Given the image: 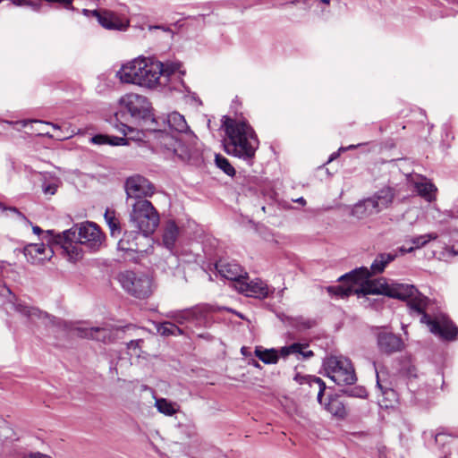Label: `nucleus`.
<instances>
[{
    "mask_svg": "<svg viewBox=\"0 0 458 458\" xmlns=\"http://www.w3.org/2000/svg\"><path fill=\"white\" fill-rule=\"evenodd\" d=\"M388 296L408 301L411 309L421 314L420 322L426 324L432 334L445 340H454L456 337L458 328L445 314L439 313L434 317L428 314V301L413 285L391 284Z\"/></svg>",
    "mask_w": 458,
    "mask_h": 458,
    "instance_id": "1",
    "label": "nucleus"
},
{
    "mask_svg": "<svg viewBox=\"0 0 458 458\" xmlns=\"http://www.w3.org/2000/svg\"><path fill=\"white\" fill-rule=\"evenodd\" d=\"M8 304L14 311L28 318L33 322L42 320L47 325L49 324L56 327H64L73 331L77 336L81 338L96 340L104 344H110L114 342L116 339H119L120 334L123 332L122 327L109 326L86 327L81 325H76L70 327L66 322L61 321L55 317L50 316L37 308L30 307L22 301L10 300Z\"/></svg>",
    "mask_w": 458,
    "mask_h": 458,
    "instance_id": "2",
    "label": "nucleus"
},
{
    "mask_svg": "<svg viewBox=\"0 0 458 458\" xmlns=\"http://www.w3.org/2000/svg\"><path fill=\"white\" fill-rule=\"evenodd\" d=\"M222 127L225 137L223 140L225 151L232 156L251 159L259 148L258 137L252 127L243 120L225 116Z\"/></svg>",
    "mask_w": 458,
    "mask_h": 458,
    "instance_id": "3",
    "label": "nucleus"
},
{
    "mask_svg": "<svg viewBox=\"0 0 458 458\" xmlns=\"http://www.w3.org/2000/svg\"><path fill=\"white\" fill-rule=\"evenodd\" d=\"M373 274L368 267H361L345 274L340 277L344 284L341 285L329 286L327 292L330 294L341 298L351 295L383 294L388 296L390 285L385 277L370 280Z\"/></svg>",
    "mask_w": 458,
    "mask_h": 458,
    "instance_id": "4",
    "label": "nucleus"
},
{
    "mask_svg": "<svg viewBox=\"0 0 458 458\" xmlns=\"http://www.w3.org/2000/svg\"><path fill=\"white\" fill-rule=\"evenodd\" d=\"M161 62L151 57H138L125 64L116 75L122 82L155 89L164 84L160 81Z\"/></svg>",
    "mask_w": 458,
    "mask_h": 458,
    "instance_id": "5",
    "label": "nucleus"
},
{
    "mask_svg": "<svg viewBox=\"0 0 458 458\" xmlns=\"http://www.w3.org/2000/svg\"><path fill=\"white\" fill-rule=\"evenodd\" d=\"M167 123L171 129L181 133L179 137L164 134L162 142L165 147L171 149L182 159L191 157L193 149L196 147V137L189 131L188 124L181 114L173 112L168 114Z\"/></svg>",
    "mask_w": 458,
    "mask_h": 458,
    "instance_id": "6",
    "label": "nucleus"
},
{
    "mask_svg": "<svg viewBox=\"0 0 458 458\" xmlns=\"http://www.w3.org/2000/svg\"><path fill=\"white\" fill-rule=\"evenodd\" d=\"M157 210L148 199H137L131 204L130 212L131 226L151 237L159 225Z\"/></svg>",
    "mask_w": 458,
    "mask_h": 458,
    "instance_id": "7",
    "label": "nucleus"
},
{
    "mask_svg": "<svg viewBox=\"0 0 458 458\" xmlns=\"http://www.w3.org/2000/svg\"><path fill=\"white\" fill-rule=\"evenodd\" d=\"M123 289L138 299L148 298L154 289L153 279L143 272L126 270L117 276Z\"/></svg>",
    "mask_w": 458,
    "mask_h": 458,
    "instance_id": "8",
    "label": "nucleus"
},
{
    "mask_svg": "<svg viewBox=\"0 0 458 458\" xmlns=\"http://www.w3.org/2000/svg\"><path fill=\"white\" fill-rule=\"evenodd\" d=\"M65 237L76 239L81 245L90 250H98L104 243L105 235L99 226L89 221L76 225L65 231Z\"/></svg>",
    "mask_w": 458,
    "mask_h": 458,
    "instance_id": "9",
    "label": "nucleus"
},
{
    "mask_svg": "<svg viewBox=\"0 0 458 458\" xmlns=\"http://www.w3.org/2000/svg\"><path fill=\"white\" fill-rule=\"evenodd\" d=\"M324 367L327 377L339 386L352 385L356 381L352 362L345 357L331 356L325 360Z\"/></svg>",
    "mask_w": 458,
    "mask_h": 458,
    "instance_id": "10",
    "label": "nucleus"
},
{
    "mask_svg": "<svg viewBox=\"0 0 458 458\" xmlns=\"http://www.w3.org/2000/svg\"><path fill=\"white\" fill-rule=\"evenodd\" d=\"M308 345L302 344H293L288 346L282 347L279 351L276 349H264L262 346H256L255 355L266 364H276L278 361L279 355L287 357L295 355L298 359H309L313 356V352L307 350Z\"/></svg>",
    "mask_w": 458,
    "mask_h": 458,
    "instance_id": "11",
    "label": "nucleus"
},
{
    "mask_svg": "<svg viewBox=\"0 0 458 458\" xmlns=\"http://www.w3.org/2000/svg\"><path fill=\"white\" fill-rule=\"evenodd\" d=\"M153 239L133 228L126 230L118 242V250L122 251L148 252L152 248Z\"/></svg>",
    "mask_w": 458,
    "mask_h": 458,
    "instance_id": "12",
    "label": "nucleus"
},
{
    "mask_svg": "<svg viewBox=\"0 0 458 458\" xmlns=\"http://www.w3.org/2000/svg\"><path fill=\"white\" fill-rule=\"evenodd\" d=\"M119 103L136 120L150 116L151 105L145 96L128 93L120 98Z\"/></svg>",
    "mask_w": 458,
    "mask_h": 458,
    "instance_id": "13",
    "label": "nucleus"
},
{
    "mask_svg": "<svg viewBox=\"0 0 458 458\" xmlns=\"http://www.w3.org/2000/svg\"><path fill=\"white\" fill-rule=\"evenodd\" d=\"M125 192L128 199H146L155 192L154 185L140 174L130 176L125 181Z\"/></svg>",
    "mask_w": 458,
    "mask_h": 458,
    "instance_id": "14",
    "label": "nucleus"
},
{
    "mask_svg": "<svg viewBox=\"0 0 458 458\" xmlns=\"http://www.w3.org/2000/svg\"><path fill=\"white\" fill-rule=\"evenodd\" d=\"M23 254L28 262L40 265L53 257L54 250L44 243H30L23 248Z\"/></svg>",
    "mask_w": 458,
    "mask_h": 458,
    "instance_id": "15",
    "label": "nucleus"
},
{
    "mask_svg": "<svg viewBox=\"0 0 458 458\" xmlns=\"http://www.w3.org/2000/svg\"><path fill=\"white\" fill-rule=\"evenodd\" d=\"M236 289L249 297L266 298L269 295L270 290L266 283L260 279L247 281V276L239 281Z\"/></svg>",
    "mask_w": 458,
    "mask_h": 458,
    "instance_id": "16",
    "label": "nucleus"
},
{
    "mask_svg": "<svg viewBox=\"0 0 458 458\" xmlns=\"http://www.w3.org/2000/svg\"><path fill=\"white\" fill-rule=\"evenodd\" d=\"M93 17L97 18L99 24L106 30H124L129 26V21L111 11L93 12Z\"/></svg>",
    "mask_w": 458,
    "mask_h": 458,
    "instance_id": "17",
    "label": "nucleus"
},
{
    "mask_svg": "<svg viewBox=\"0 0 458 458\" xmlns=\"http://www.w3.org/2000/svg\"><path fill=\"white\" fill-rule=\"evenodd\" d=\"M377 346L381 352L391 354L403 349V343L396 335L382 331L377 335Z\"/></svg>",
    "mask_w": 458,
    "mask_h": 458,
    "instance_id": "18",
    "label": "nucleus"
},
{
    "mask_svg": "<svg viewBox=\"0 0 458 458\" xmlns=\"http://www.w3.org/2000/svg\"><path fill=\"white\" fill-rule=\"evenodd\" d=\"M216 268L219 275L224 278L234 281V286L238 285L239 281H242L247 273L243 271L242 267L234 262H226L220 260L216 264Z\"/></svg>",
    "mask_w": 458,
    "mask_h": 458,
    "instance_id": "19",
    "label": "nucleus"
},
{
    "mask_svg": "<svg viewBox=\"0 0 458 458\" xmlns=\"http://www.w3.org/2000/svg\"><path fill=\"white\" fill-rule=\"evenodd\" d=\"M65 231L55 235V242L60 245L72 260H77L82 257L81 244L76 239L65 237Z\"/></svg>",
    "mask_w": 458,
    "mask_h": 458,
    "instance_id": "20",
    "label": "nucleus"
},
{
    "mask_svg": "<svg viewBox=\"0 0 458 458\" xmlns=\"http://www.w3.org/2000/svg\"><path fill=\"white\" fill-rule=\"evenodd\" d=\"M369 198L373 201L376 209L379 213L391 206L394 199V191L393 188L386 186Z\"/></svg>",
    "mask_w": 458,
    "mask_h": 458,
    "instance_id": "21",
    "label": "nucleus"
},
{
    "mask_svg": "<svg viewBox=\"0 0 458 458\" xmlns=\"http://www.w3.org/2000/svg\"><path fill=\"white\" fill-rule=\"evenodd\" d=\"M180 235V228L174 220L165 223L163 228L162 243L168 249L173 250Z\"/></svg>",
    "mask_w": 458,
    "mask_h": 458,
    "instance_id": "22",
    "label": "nucleus"
},
{
    "mask_svg": "<svg viewBox=\"0 0 458 458\" xmlns=\"http://www.w3.org/2000/svg\"><path fill=\"white\" fill-rule=\"evenodd\" d=\"M375 214H378V212L369 198L359 201L352 208V216L358 219H363Z\"/></svg>",
    "mask_w": 458,
    "mask_h": 458,
    "instance_id": "23",
    "label": "nucleus"
},
{
    "mask_svg": "<svg viewBox=\"0 0 458 458\" xmlns=\"http://www.w3.org/2000/svg\"><path fill=\"white\" fill-rule=\"evenodd\" d=\"M397 257L396 253H379L373 260L370 268L369 269L373 275L382 273L389 263L394 261Z\"/></svg>",
    "mask_w": 458,
    "mask_h": 458,
    "instance_id": "24",
    "label": "nucleus"
},
{
    "mask_svg": "<svg viewBox=\"0 0 458 458\" xmlns=\"http://www.w3.org/2000/svg\"><path fill=\"white\" fill-rule=\"evenodd\" d=\"M294 379L300 384H309L310 386H312L313 385L318 386V401L319 402V403H322V397L324 394V391L326 389V384L323 382L321 378L313 376H301L300 374H296Z\"/></svg>",
    "mask_w": 458,
    "mask_h": 458,
    "instance_id": "25",
    "label": "nucleus"
},
{
    "mask_svg": "<svg viewBox=\"0 0 458 458\" xmlns=\"http://www.w3.org/2000/svg\"><path fill=\"white\" fill-rule=\"evenodd\" d=\"M438 237L437 233H430L424 235H419L411 239V242L412 246L406 248L405 246H402L399 250L402 253L411 252L415 249L421 248L425 246L428 242L432 240H436Z\"/></svg>",
    "mask_w": 458,
    "mask_h": 458,
    "instance_id": "26",
    "label": "nucleus"
},
{
    "mask_svg": "<svg viewBox=\"0 0 458 458\" xmlns=\"http://www.w3.org/2000/svg\"><path fill=\"white\" fill-rule=\"evenodd\" d=\"M104 218L109 227L111 236L118 237L121 233V225L115 212L114 210L106 209L104 214Z\"/></svg>",
    "mask_w": 458,
    "mask_h": 458,
    "instance_id": "27",
    "label": "nucleus"
},
{
    "mask_svg": "<svg viewBox=\"0 0 458 458\" xmlns=\"http://www.w3.org/2000/svg\"><path fill=\"white\" fill-rule=\"evenodd\" d=\"M90 142L97 145L108 144L112 146L126 145L127 140L125 138L107 136L103 134L95 135L90 139Z\"/></svg>",
    "mask_w": 458,
    "mask_h": 458,
    "instance_id": "28",
    "label": "nucleus"
},
{
    "mask_svg": "<svg viewBox=\"0 0 458 458\" xmlns=\"http://www.w3.org/2000/svg\"><path fill=\"white\" fill-rule=\"evenodd\" d=\"M166 317L174 320L178 326L191 321L195 317V312L192 310L170 311L166 314Z\"/></svg>",
    "mask_w": 458,
    "mask_h": 458,
    "instance_id": "29",
    "label": "nucleus"
},
{
    "mask_svg": "<svg viewBox=\"0 0 458 458\" xmlns=\"http://www.w3.org/2000/svg\"><path fill=\"white\" fill-rule=\"evenodd\" d=\"M158 334L164 336L181 335L183 331L174 322L166 321L159 323L156 327Z\"/></svg>",
    "mask_w": 458,
    "mask_h": 458,
    "instance_id": "30",
    "label": "nucleus"
},
{
    "mask_svg": "<svg viewBox=\"0 0 458 458\" xmlns=\"http://www.w3.org/2000/svg\"><path fill=\"white\" fill-rule=\"evenodd\" d=\"M416 189L419 194L423 197L427 201L431 202L435 199V192L437 188L429 182H421L416 183Z\"/></svg>",
    "mask_w": 458,
    "mask_h": 458,
    "instance_id": "31",
    "label": "nucleus"
},
{
    "mask_svg": "<svg viewBox=\"0 0 458 458\" xmlns=\"http://www.w3.org/2000/svg\"><path fill=\"white\" fill-rule=\"evenodd\" d=\"M325 409L335 417L344 418L345 415L344 406L337 398H330L328 403H326Z\"/></svg>",
    "mask_w": 458,
    "mask_h": 458,
    "instance_id": "32",
    "label": "nucleus"
},
{
    "mask_svg": "<svg viewBox=\"0 0 458 458\" xmlns=\"http://www.w3.org/2000/svg\"><path fill=\"white\" fill-rule=\"evenodd\" d=\"M155 405L159 412L167 416H172L178 411L176 404L167 401L165 398L157 399Z\"/></svg>",
    "mask_w": 458,
    "mask_h": 458,
    "instance_id": "33",
    "label": "nucleus"
},
{
    "mask_svg": "<svg viewBox=\"0 0 458 458\" xmlns=\"http://www.w3.org/2000/svg\"><path fill=\"white\" fill-rule=\"evenodd\" d=\"M161 72H160V81H162V78H169L172 74H174L176 72H179L181 73H184V72H182L181 69V64L179 62H166L162 63L161 62Z\"/></svg>",
    "mask_w": 458,
    "mask_h": 458,
    "instance_id": "34",
    "label": "nucleus"
},
{
    "mask_svg": "<svg viewBox=\"0 0 458 458\" xmlns=\"http://www.w3.org/2000/svg\"><path fill=\"white\" fill-rule=\"evenodd\" d=\"M118 130L124 135L128 136V139L132 140L140 141L145 137L144 132L142 131L136 130L131 126L121 123Z\"/></svg>",
    "mask_w": 458,
    "mask_h": 458,
    "instance_id": "35",
    "label": "nucleus"
},
{
    "mask_svg": "<svg viewBox=\"0 0 458 458\" xmlns=\"http://www.w3.org/2000/svg\"><path fill=\"white\" fill-rule=\"evenodd\" d=\"M215 161L216 166L220 168L222 171H224V173L226 174L227 175L233 176L235 174L234 168L225 157L217 154L216 155Z\"/></svg>",
    "mask_w": 458,
    "mask_h": 458,
    "instance_id": "36",
    "label": "nucleus"
},
{
    "mask_svg": "<svg viewBox=\"0 0 458 458\" xmlns=\"http://www.w3.org/2000/svg\"><path fill=\"white\" fill-rule=\"evenodd\" d=\"M0 209L3 211H5V210L11 211L14 215H16V216L19 219L23 221L26 225H32L31 222L22 213H21L16 208H13V207L6 208L3 203H0Z\"/></svg>",
    "mask_w": 458,
    "mask_h": 458,
    "instance_id": "37",
    "label": "nucleus"
},
{
    "mask_svg": "<svg viewBox=\"0 0 458 458\" xmlns=\"http://www.w3.org/2000/svg\"><path fill=\"white\" fill-rule=\"evenodd\" d=\"M23 123V126H26L27 123H39V124H43V125H49V126H52L55 131H56V134L55 135H64L61 130V127L58 125V124H55V123H49V122H43V121H39V120H34V121H24L22 122ZM73 131H72L70 134H66V135H70V137L72 135Z\"/></svg>",
    "mask_w": 458,
    "mask_h": 458,
    "instance_id": "38",
    "label": "nucleus"
},
{
    "mask_svg": "<svg viewBox=\"0 0 458 458\" xmlns=\"http://www.w3.org/2000/svg\"><path fill=\"white\" fill-rule=\"evenodd\" d=\"M142 343H143V340H141V339L131 340L127 344V349L129 351H132L134 355L140 356V349L141 347Z\"/></svg>",
    "mask_w": 458,
    "mask_h": 458,
    "instance_id": "39",
    "label": "nucleus"
},
{
    "mask_svg": "<svg viewBox=\"0 0 458 458\" xmlns=\"http://www.w3.org/2000/svg\"><path fill=\"white\" fill-rule=\"evenodd\" d=\"M57 187L58 186L56 183L44 184L42 191L47 195H54L57 190Z\"/></svg>",
    "mask_w": 458,
    "mask_h": 458,
    "instance_id": "40",
    "label": "nucleus"
},
{
    "mask_svg": "<svg viewBox=\"0 0 458 458\" xmlns=\"http://www.w3.org/2000/svg\"><path fill=\"white\" fill-rule=\"evenodd\" d=\"M38 131V133L39 135H46L49 138H55L59 140H65V139H68L70 138V135H53V134H50L48 131H44V128H41V130H36Z\"/></svg>",
    "mask_w": 458,
    "mask_h": 458,
    "instance_id": "41",
    "label": "nucleus"
},
{
    "mask_svg": "<svg viewBox=\"0 0 458 458\" xmlns=\"http://www.w3.org/2000/svg\"><path fill=\"white\" fill-rule=\"evenodd\" d=\"M163 30L164 32H166L168 33L171 37L173 36V31L172 30L169 28V27H165V26H163V25H157V26H149L148 27V30Z\"/></svg>",
    "mask_w": 458,
    "mask_h": 458,
    "instance_id": "42",
    "label": "nucleus"
},
{
    "mask_svg": "<svg viewBox=\"0 0 458 458\" xmlns=\"http://www.w3.org/2000/svg\"><path fill=\"white\" fill-rule=\"evenodd\" d=\"M23 458H52V457L49 455H47V454H40V453H35V454H31L28 456H25Z\"/></svg>",
    "mask_w": 458,
    "mask_h": 458,
    "instance_id": "43",
    "label": "nucleus"
},
{
    "mask_svg": "<svg viewBox=\"0 0 458 458\" xmlns=\"http://www.w3.org/2000/svg\"><path fill=\"white\" fill-rule=\"evenodd\" d=\"M360 144H358V145H350L348 147H341L339 148V152H344L346 150H349V149H354L356 148L357 147H359Z\"/></svg>",
    "mask_w": 458,
    "mask_h": 458,
    "instance_id": "44",
    "label": "nucleus"
},
{
    "mask_svg": "<svg viewBox=\"0 0 458 458\" xmlns=\"http://www.w3.org/2000/svg\"><path fill=\"white\" fill-rule=\"evenodd\" d=\"M93 12H100V10H88V9L82 10V13L87 17L93 16Z\"/></svg>",
    "mask_w": 458,
    "mask_h": 458,
    "instance_id": "45",
    "label": "nucleus"
},
{
    "mask_svg": "<svg viewBox=\"0 0 458 458\" xmlns=\"http://www.w3.org/2000/svg\"><path fill=\"white\" fill-rule=\"evenodd\" d=\"M14 3L18 5L32 4L30 0H14Z\"/></svg>",
    "mask_w": 458,
    "mask_h": 458,
    "instance_id": "46",
    "label": "nucleus"
},
{
    "mask_svg": "<svg viewBox=\"0 0 458 458\" xmlns=\"http://www.w3.org/2000/svg\"><path fill=\"white\" fill-rule=\"evenodd\" d=\"M32 231L35 234H39V233H43L41 228L38 225H32Z\"/></svg>",
    "mask_w": 458,
    "mask_h": 458,
    "instance_id": "47",
    "label": "nucleus"
},
{
    "mask_svg": "<svg viewBox=\"0 0 458 458\" xmlns=\"http://www.w3.org/2000/svg\"><path fill=\"white\" fill-rule=\"evenodd\" d=\"M318 2V6L320 5V4H323V5H328L329 4V0H317Z\"/></svg>",
    "mask_w": 458,
    "mask_h": 458,
    "instance_id": "48",
    "label": "nucleus"
},
{
    "mask_svg": "<svg viewBox=\"0 0 458 458\" xmlns=\"http://www.w3.org/2000/svg\"><path fill=\"white\" fill-rule=\"evenodd\" d=\"M339 151L338 152H335V153H333L331 156H330V158H329V162L335 159L338 156H339Z\"/></svg>",
    "mask_w": 458,
    "mask_h": 458,
    "instance_id": "49",
    "label": "nucleus"
},
{
    "mask_svg": "<svg viewBox=\"0 0 458 458\" xmlns=\"http://www.w3.org/2000/svg\"><path fill=\"white\" fill-rule=\"evenodd\" d=\"M295 201L298 202V203H301L302 205H304L306 203V201H305V199L303 198H299Z\"/></svg>",
    "mask_w": 458,
    "mask_h": 458,
    "instance_id": "50",
    "label": "nucleus"
},
{
    "mask_svg": "<svg viewBox=\"0 0 458 458\" xmlns=\"http://www.w3.org/2000/svg\"><path fill=\"white\" fill-rule=\"evenodd\" d=\"M227 310H228V311H231V312H233V310H231V309H227ZM234 313H235L238 317H240V318H243V316H242L241 313H238V312H235V311H234Z\"/></svg>",
    "mask_w": 458,
    "mask_h": 458,
    "instance_id": "51",
    "label": "nucleus"
},
{
    "mask_svg": "<svg viewBox=\"0 0 458 458\" xmlns=\"http://www.w3.org/2000/svg\"><path fill=\"white\" fill-rule=\"evenodd\" d=\"M117 364H114V362H111L110 369H116Z\"/></svg>",
    "mask_w": 458,
    "mask_h": 458,
    "instance_id": "52",
    "label": "nucleus"
},
{
    "mask_svg": "<svg viewBox=\"0 0 458 458\" xmlns=\"http://www.w3.org/2000/svg\"><path fill=\"white\" fill-rule=\"evenodd\" d=\"M252 364L255 366V367H259V364L258 363V361L254 360L252 362Z\"/></svg>",
    "mask_w": 458,
    "mask_h": 458,
    "instance_id": "53",
    "label": "nucleus"
},
{
    "mask_svg": "<svg viewBox=\"0 0 458 458\" xmlns=\"http://www.w3.org/2000/svg\"><path fill=\"white\" fill-rule=\"evenodd\" d=\"M245 350H246V348H245V347H242V354H244V355H245V353H246V351H245Z\"/></svg>",
    "mask_w": 458,
    "mask_h": 458,
    "instance_id": "54",
    "label": "nucleus"
},
{
    "mask_svg": "<svg viewBox=\"0 0 458 458\" xmlns=\"http://www.w3.org/2000/svg\"><path fill=\"white\" fill-rule=\"evenodd\" d=\"M46 233H47V234H52V233H53V232H52V231H47V232H46Z\"/></svg>",
    "mask_w": 458,
    "mask_h": 458,
    "instance_id": "55",
    "label": "nucleus"
}]
</instances>
